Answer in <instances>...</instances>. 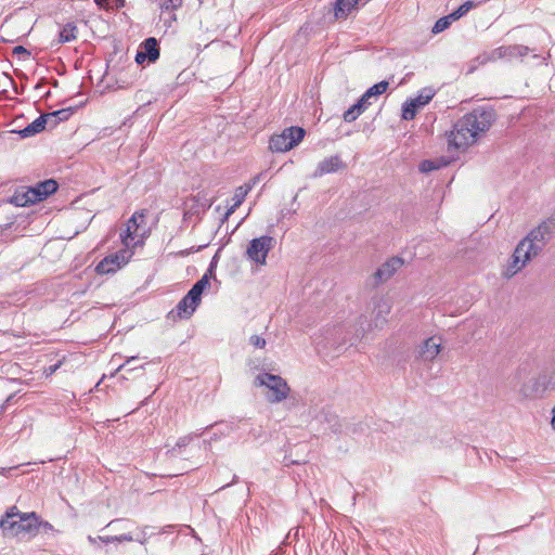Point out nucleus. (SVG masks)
<instances>
[{
    "label": "nucleus",
    "mask_w": 555,
    "mask_h": 555,
    "mask_svg": "<svg viewBox=\"0 0 555 555\" xmlns=\"http://www.w3.org/2000/svg\"><path fill=\"white\" fill-rule=\"evenodd\" d=\"M496 119L491 106H479L465 114L448 133V149L465 151L477 142L479 135L486 133Z\"/></svg>",
    "instance_id": "obj_1"
},
{
    "label": "nucleus",
    "mask_w": 555,
    "mask_h": 555,
    "mask_svg": "<svg viewBox=\"0 0 555 555\" xmlns=\"http://www.w3.org/2000/svg\"><path fill=\"white\" fill-rule=\"evenodd\" d=\"M555 232V217L542 221L537 228L532 229L516 246L504 271V276L513 278L522 268L531 261L532 258L540 255Z\"/></svg>",
    "instance_id": "obj_2"
},
{
    "label": "nucleus",
    "mask_w": 555,
    "mask_h": 555,
    "mask_svg": "<svg viewBox=\"0 0 555 555\" xmlns=\"http://www.w3.org/2000/svg\"><path fill=\"white\" fill-rule=\"evenodd\" d=\"M39 517L35 512L23 514L13 522L0 524L5 537L29 540L38 534Z\"/></svg>",
    "instance_id": "obj_3"
},
{
    "label": "nucleus",
    "mask_w": 555,
    "mask_h": 555,
    "mask_svg": "<svg viewBox=\"0 0 555 555\" xmlns=\"http://www.w3.org/2000/svg\"><path fill=\"white\" fill-rule=\"evenodd\" d=\"M57 182L53 179H48L38 182L35 186H30L25 192H16L12 198V203L16 206H27L36 204L46 199L51 194L57 191Z\"/></svg>",
    "instance_id": "obj_4"
},
{
    "label": "nucleus",
    "mask_w": 555,
    "mask_h": 555,
    "mask_svg": "<svg viewBox=\"0 0 555 555\" xmlns=\"http://www.w3.org/2000/svg\"><path fill=\"white\" fill-rule=\"evenodd\" d=\"M254 384L255 386H266L270 390L267 399L271 403L282 402L291 392V388L283 377L267 372L258 374Z\"/></svg>",
    "instance_id": "obj_5"
},
{
    "label": "nucleus",
    "mask_w": 555,
    "mask_h": 555,
    "mask_svg": "<svg viewBox=\"0 0 555 555\" xmlns=\"http://www.w3.org/2000/svg\"><path fill=\"white\" fill-rule=\"evenodd\" d=\"M305 134L306 130L301 127L285 128L281 133L271 137L269 147L272 152H287L298 145Z\"/></svg>",
    "instance_id": "obj_6"
},
{
    "label": "nucleus",
    "mask_w": 555,
    "mask_h": 555,
    "mask_svg": "<svg viewBox=\"0 0 555 555\" xmlns=\"http://www.w3.org/2000/svg\"><path fill=\"white\" fill-rule=\"evenodd\" d=\"M275 240L269 235L253 238L249 242L246 254L256 263L264 264L268 253L274 247Z\"/></svg>",
    "instance_id": "obj_7"
},
{
    "label": "nucleus",
    "mask_w": 555,
    "mask_h": 555,
    "mask_svg": "<svg viewBox=\"0 0 555 555\" xmlns=\"http://www.w3.org/2000/svg\"><path fill=\"white\" fill-rule=\"evenodd\" d=\"M515 387H519L518 391L522 398H535L542 395L539 380L534 377L528 378L526 367H519L514 377Z\"/></svg>",
    "instance_id": "obj_8"
},
{
    "label": "nucleus",
    "mask_w": 555,
    "mask_h": 555,
    "mask_svg": "<svg viewBox=\"0 0 555 555\" xmlns=\"http://www.w3.org/2000/svg\"><path fill=\"white\" fill-rule=\"evenodd\" d=\"M434 95L435 91L431 88L422 89L416 98L410 99L403 103L401 118L403 120L414 119L417 111L428 104Z\"/></svg>",
    "instance_id": "obj_9"
},
{
    "label": "nucleus",
    "mask_w": 555,
    "mask_h": 555,
    "mask_svg": "<svg viewBox=\"0 0 555 555\" xmlns=\"http://www.w3.org/2000/svg\"><path fill=\"white\" fill-rule=\"evenodd\" d=\"M144 219L145 215L143 211H135L128 220L125 231L120 233L121 242L126 247L135 246L139 243L135 238L143 236L144 232L140 233V229L144 223Z\"/></svg>",
    "instance_id": "obj_10"
},
{
    "label": "nucleus",
    "mask_w": 555,
    "mask_h": 555,
    "mask_svg": "<svg viewBox=\"0 0 555 555\" xmlns=\"http://www.w3.org/2000/svg\"><path fill=\"white\" fill-rule=\"evenodd\" d=\"M159 42L155 37H147L139 44L134 60L139 65H149L155 63L159 59Z\"/></svg>",
    "instance_id": "obj_11"
},
{
    "label": "nucleus",
    "mask_w": 555,
    "mask_h": 555,
    "mask_svg": "<svg viewBox=\"0 0 555 555\" xmlns=\"http://www.w3.org/2000/svg\"><path fill=\"white\" fill-rule=\"evenodd\" d=\"M404 260L400 257H391L385 261L374 273V284L388 281L402 266Z\"/></svg>",
    "instance_id": "obj_12"
},
{
    "label": "nucleus",
    "mask_w": 555,
    "mask_h": 555,
    "mask_svg": "<svg viewBox=\"0 0 555 555\" xmlns=\"http://www.w3.org/2000/svg\"><path fill=\"white\" fill-rule=\"evenodd\" d=\"M373 302L372 320L375 327H379L387 322V317L391 311V302L385 297H374Z\"/></svg>",
    "instance_id": "obj_13"
},
{
    "label": "nucleus",
    "mask_w": 555,
    "mask_h": 555,
    "mask_svg": "<svg viewBox=\"0 0 555 555\" xmlns=\"http://www.w3.org/2000/svg\"><path fill=\"white\" fill-rule=\"evenodd\" d=\"M191 292H188L186 295L178 302L176 309L170 312V314H177L180 319H189L195 312L196 308L201 304V298L191 297Z\"/></svg>",
    "instance_id": "obj_14"
},
{
    "label": "nucleus",
    "mask_w": 555,
    "mask_h": 555,
    "mask_svg": "<svg viewBox=\"0 0 555 555\" xmlns=\"http://www.w3.org/2000/svg\"><path fill=\"white\" fill-rule=\"evenodd\" d=\"M441 350V338L429 337L423 341L418 349V358L423 361H433Z\"/></svg>",
    "instance_id": "obj_15"
},
{
    "label": "nucleus",
    "mask_w": 555,
    "mask_h": 555,
    "mask_svg": "<svg viewBox=\"0 0 555 555\" xmlns=\"http://www.w3.org/2000/svg\"><path fill=\"white\" fill-rule=\"evenodd\" d=\"M345 167L341 158L338 155H334L324 158L318 164L317 169L313 172L314 178H320L324 175L336 172Z\"/></svg>",
    "instance_id": "obj_16"
},
{
    "label": "nucleus",
    "mask_w": 555,
    "mask_h": 555,
    "mask_svg": "<svg viewBox=\"0 0 555 555\" xmlns=\"http://www.w3.org/2000/svg\"><path fill=\"white\" fill-rule=\"evenodd\" d=\"M371 105L370 101L362 94L361 98L344 113L346 122L354 121Z\"/></svg>",
    "instance_id": "obj_17"
},
{
    "label": "nucleus",
    "mask_w": 555,
    "mask_h": 555,
    "mask_svg": "<svg viewBox=\"0 0 555 555\" xmlns=\"http://www.w3.org/2000/svg\"><path fill=\"white\" fill-rule=\"evenodd\" d=\"M47 124H48L47 116H44V114H42L38 118H36L31 124L26 126L24 129L17 131V133L22 138L34 137L37 133L42 132L46 129Z\"/></svg>",
    "instance_id": "obj_18"
},
{
    "label": "nucleus",
    "mask_w": 555,
    "mask_h": 555,
    "mask_svg": "<svg viewBox=\"0 0 555 555\" xmlns=\"http://www.w3.org/2000/svg\"><path fill=\"white\" fill-rule=\"evenodd\" d=\"M498 60H500V56L498 55V48L489 52L486 51L479 54L473 61H470V63L468 64L467 73L472 74L478 68L479 65H485L489 62H495Z\"/></svg>",
    "instance_id": "obj_19"
},
{
    "label": "nucleus",
    "mask_w": 555,
    "mask_h": 555,
    "mask_svg": "<svg viewBox=\"0 0 555 555\" xmlns=\"http://www.w3.org/2000/svg\"><path fill=\"white\" fill-rule=\"evenodd\" d=\"M119 268V256L108 255L96 264L95 271L98 274H107L115 272Z\"/></svg>",
    "instance_id": "obj_20"
},
{
    "label": "nucleus",
    "mask_w": 555,
    "mask_h": 555,
    "mask_svg": "<svg viewBox=\"0 0 555 555\" xmlns=\"http://www.w3.org/2000/svg\"><path fill=\"white\" fill-rule=\"evenodd\" d=\"M160 20L164 24H168L170 21L176 20L172 12L182 5V0H163L160 3Z\"/></svg>",
    "instance_id": "obj_21"
},
{
    "label": "nucleus",
    "mask_w": 555,
    "mask_h": 555,
    "mask_svg": "<svg viewBox=\"0 0 555 555\" xmlns=\"http://www.w3.org/2000/svg\"><path fill=\"white\" fill-rule=\"evenodd\" d=\"M360 0H336L334 5V15L336 18H346L353 10Z\"/></svg>",
    "instance_id": "obj_22"
},
{
    "label": "nucleus",
    "mask_w": 555,
    "mask_h": 555,
    "mask_svg": "<svg viewBox=\"0 0 555 555\" xmlns=\"http://www.w3.org/2000/svg\"><path fill=\"white\" fill-rule=\"evenodd\" d=\"M250 190V185H242L236 188L234 196L232 198L233 204L228 208L225 217L232 215L243 204L246 195Z\"/></svg>",
    "instance_id": "obj_23"
},
{
    "label": "nucleus",
    "mask_w": 555,
    "mask_h": 555,
    "mask_svg": "<svg viewBox=\"0 0 555 555\" xmlns=\"http://www.w3.org/2000/svg\"><path fill=\"white\" fill-rule=\"evenodd\" d=\"M211 427L215 428V431L210 437L211 441H216L221 437L229 436L235 429L234 425L228 422L215 423L214 425H211Z\"/></svg>",
    "instance_id": "obj_24"
},
{
    "label": "nucleus",
    "mask_w": 555,
    "mask_h": 555,
    "mask_svg": "<svg viewBox=\"0 0 555 555\" xmlns=\"http://www.w3.org/2000/svg\"><path fill=\"white\" fill-rule=\"evenodd\" d=\"M448 164L449 162L442 157L436 159H425L420 164L418 169L421 172L428 173L430 171L446 167Z\"/></svg>",
    "instance_id": "obj_25"
},
{
    "label": "nucleus",
    "mask_w": 555,
    "mask_h": 555,
    "mask_svg": "<svg viewBox=\"0 0 555 555\" xmlns=\"http://www.w3.org/2000/svg\"><path fill=\"white\" fill-rule=\"evenodd\" d=\"M209 285V276L208 273H205L189 291L191 292V297H197L202 299V294L205 288Z\"/></svg>",
    "instance_id": "obj_26"
},
{
    "label": "nucleus",
    "mask_w": 555,
    "mask_h": 555,
    "mask_svg": "<svg viewBox=\"0 0 555 555\" xmlns=\"http://www.w3.org/2000/svg\"><path fill=\"white\" fill-rule=\"evenodd\" d=\"M507 61L514 57H522L528 54L529 48L525 46H505Z\"/></svg>",
    "instance_id": "obj_27"
},
{
    "label": "nucleus",
    "mask_w": 555,
    "mask_h": 555,
    "mask_svg": "<svg viewBox=\"0 0 555 555\" xmlns=\"http://www.w3.org/2000/svg\"><path fill=\"white\" fill-rule=\"evenodd\" d=\"M388 88V82L386 80L379 81L378 83H375L374 86L370 87L364 93V98H366L369 101L373 96H377L383 94Z\"/></svg>",
    "instance_id": "obj_28"
},
{
    "label": "nucleus",
    "mask_w": 555,
    "mask_h": 555,
    "mask_svg": "<svg viewBox=\"0 0 555 555\" xmlns=\"http://www.w3.org/2000/svg\"><path fill=\"white\" fill-rule=\"evenodd\" d=\"M73 113H74V108L67 107V108H61V109H57V111H54L51 113H47V114H44V116H47L48 121H49V119L56 118L59 120V122H61V121L67 120L72 116Z\"/></svg>",
    "instance_id": "obj_29"
},
{
    "label": "nucleus",
    "mask_w": 555,
    "mask_h": 555,
    "mask_svg": "<svg viewBox=\"0 0 555 555\" xmlns=\"http://www.w3.org/2000/svg\"><path fill=\"white\" fill-rule=\"evenodd\" d=\"M454 17L452 14H449L447 16L440 17L435 25L433 26L431 33L434 35L439 34L441 31H444L453 22Z\"/></svg>",
    "instance_id": "obj_30"
},
{
    "label": "nucleus",
    "mask_w": 555,
    "mask_h": 555,
    "mask_svg": "<svg viewBox=\"0 0 555 555\" xmlns=\"http://www.w3.org/2000/svg\"><path fill=\"white\" fill-rule=\"evenodd\" d=\"M23 512H21L16 506H11L5 514L1 517L0 524H4L7 520L8 522H13L14 520L18 519L21 516H23Z\"/></svg>",
    "instance_id": "obj_31"
},
{
    "label": "nucleus",
    "mask_w": 555,
    "mask_h": 555,
    "mask_svg": "<svg viewBox=\"0 0 555 555\" xmlns=\"http://www.w3.org/2000/svg\"><path fill=\"white\" fill-rule=\"evenodd\" d=\"M473 7H474V3L472 1H467V2L463 3L457 10H455L451 14L454 17V20L456 21L460 17H462L464 14H466Z\"/></svg>",
    "instance_id": "obj_32"
},
{
    "label": "nucleus",
    "mask_w": 555,
    "mask_h": 555,
    "mask_svg": "<svg viewBox=\"0 0 555 555\" xmlns=\"http://www.w3.org/2000/svg\"><path fill=\"white\" fill-rule=\"evenodd\" d=\"M128 248L129 247H127L126 249L119 250L116 254H113L114 256H119L120 267L126 264L132 256V253L130 250H128Z\"/></svg>",
    "instance_id": "obj_33"
},
{
    "label": "nucleus",
    "mask_w": 555,
    "mask_h": 555,
    "mask_svg": "<svg viewBox=\"0 0 555 555\" xmlns=\"http://www.w3.org/2000/svg\"><path fill=\"white\" fill-rule=\"evenodd\" d=\"M539 380V386L541 388L542 393L547 389L551 378L546 374H540L534 377Z\"/></svg>",
    "instance_id": "obj_34"
},
{
    "label": "nucleus",
    "mask_w": 555,
    "mask_h": 555,
    "mask_svg": "<svg viewBox=\"0 0 555 555\" xmlns=\"http://www.w3.org/2000/svg\"><path fill=\"white\" fill-rule=\"evenodd\" d=\"M539 380V386L541 388L542 393L547 389L551 378L546 374H540L534 377Z\"/></svg>",
    "instance_id": "obj_35"
},
{
    "label": "nucleus",
    "mask_w": 555,
    "mask_h": 555,
    "mask_svg": "<svg viewBox=\"0 0 555 555\" xmlns=\"http://www.w3.org/2000/svg\"><path fill=\"white\" fill-rule=\"evenodd\" d=\"M249 343L256 348H264L266 346V339L258 335H253L249 338Z\"/></svg>",
    "instance_id": "obj_36"
},
{
    "label": "nucleus",
    "mask_w": 555,
    "mask_h": 555,
    "mask_svg": "<svg viewBox=\"0 0 555 555\" xmlns=\"http://www.w3.org/2000/svg\"><path fill=\"white\" fill-rule=\"evenodd\" d=\"M50 531H53V526L48 521H42L39 519L38 533H49Z\"/></svg>",
    "instance_id": "obj_37"
},
{
    "label": "nucleus",
    "mask_w": 555,
    "mask_h": 555,
    "mask_svg": "<svg viewBox=\"0 0 555 555\" xmlns=\"http://www.w3.org/2000/svg\"><path fill=\"white\" fill-rule=\"evenodd\" d=\"M13 54L22 55L24 59H28L30 56V52L26 48H24L23 46H16L13 49Z\"/></svg>",
    "instance_id": "obj_38"
},
{
    "label": "nucleus",
    "mask_w": 555,
    "mask_h": 555,
    "mask_svg": "<svg viewBox=\"0 0 555 555\" xmlns=\"http://www.w3.org/2000/svg\"><path fill=\"white\" fill-rule=\"evenodd\" d=\"M74 39H76V37H59L51 42V48H59L62 43L70 42Z\"/></svg>",
    "instance_id": "obj_39"
},
{
    "label": "nucleus",
    "mask_w": 555,
    "mask_h": 555,
    "mask_svg": "<svg viewBox=\"0 0 555 555\" xmlns=\"http://www.w3.org/2000/svg\"><path fill=\"white\" fill-rule=\"evenodd\" d=\"M117 540L116 542H130V541H134V537L130 533H125V534H120V535H116Z\"/></svg>",
    "instance_id": "obj_40"
},
{
    "label": "nucleus",
    "mask_w": 555,
    "mask_h": 555,
    "mask_svg": "<svg viewBox=\"0 0 555 555\" xmlns=\"http://www.w3.org/2000/svg\"><path fill=\"white\" fill-rule=\"evenodd\" d=\"M94 2L99 5L101 9H109L113 8V4L111 3L112 0H94Z\"/></svg>",
    "instance_id": "obj_41"
},
{
    "label": "nucleus",
    "mask_w": 555,
    "mask_h": 555,
    "mask_svg": "<svg viewBox=\"0 0 555 555\" xmlns=\"http://www.w3.org/2000/svg\"><path fill=\"white\" fill-rule=\"evenodd\" d=\"M191 441V437H182L177 441L176 447L183 448L186 447Z\"/></svg>",
    "instance_id": "obj_42"
},
{
    "label": "nucleus",
    "mask_w": 555,
    "mask_h": 555,
    "mask_svg": "<svg viewBox=\"0 0 555 555\" xmlns=\"http://www.w3.org/2000/svg\"><path fill=\"white\" fill-rule=\"evenodd\" d=\"M147 540V537H146V532L144 530H142L140 532V534H138L137 537H134V541H138L140 542L141 544H144Z\"/></svg>",
    "instance_id": "obj_43"
},
{
    "label": "nucleus",
    "mask_w": 555,
    "mask_h": 555,
    "mask_svg": "<svg viewBox=\"0 0 555 555\" xmlns=\"http://www.w3.org/2000/svg\"><path fill=\"white\" fill-rule=\"evenodd\" d=\"M498 55L500 56V60L507 61V54H506L505 46H502V47L498 48Z\"/></svg>",
    "instance_id": "obj_44"
},
{
    "label": "nucleus",
    "mask_w": 555,
    "mask_h": 555,
    "mask_svg": "<svg viewBox=\"0 0 555 555\" xmlns=\"http://www.w3.org/2000/svg\"><path fill=\"white\" fill-rule=\"evenodd\" d=\"M99 540H101L102 542L104 543H113V542H116L117 538L116 535H112V537H99Z\"/></svg>",
    "instance_id": "obj_45"
},
{
    "label": "nucleus",
    "mask_w": 555,
    "mask_h": 555,
    "mask_svg": "<svg viewBox=\"0 0 555 555\" xmlns=\"http://www.w3.org/2000/svg\"><path fill=\"white\" fill-rule=\"evenodd\" d=\"M59 120L56 118L49 119V122L47 126H49L51 129L55 128L59 125Z\"/></svg>",
    "instance_id": "obj_46"
},
{
    "label": "nucleus",
    "mask_w": 555,
    "mask_h": 555,
    "mask_svg": "<svg viewBox=\"0 0 555 555\" xmlns=\"http://www.w3.org/2000/svg\"><path fill=\"white\" fill-rule=\"evenodd\" d=\"M114 2V7L122 8L125 5V0H112Z\"/></svg>",
    "instance_id": "obj_47"
},
{
    "label": "nucleus",
    "mask_w": 555,
    "mask_h": 555,
    "mask_svg": "<svg viewBox=\"0 0 555 555\" xmlns=\"http://www.w3.org/2000/svg\"><path fill=\"white\" fill-rule=\"evenodd\" d=\"M135 359H137L135 357H131V358H129V359H128L124 364H121V365L119 366V369H118V370H122L125 366H127L130 362L134 361Z\"/></svg>",
    "instance_id": "obj_48"
},
{
    "label": "nucleus",
    "mask_w": 555,
    "mask_h": 555,
    "mask_svg": "<svg viewBox=\"0 0 555 555\" xmlns=\"http://www.w3.org/2000/svg\"><path fill=\"white\" fill-rule=\"evenodd\" d=\"M67 28H69V29H70V31H73V30H75V29H76V27H75V26H72V24H67V27H66L63 31H61V33H60V36H63V35H64V33H66V31L68 30Z\"/></svg>",
    "instance_id": "obj_49"
},
{
    "label": "nucleus",
    "mask_w": 555,
    "mask_h": 555,
    "mask_svg": "<svg viewBox=\"0 0 555 555\" xmlns=\"http://www.w3.org/2000/svg\"><path fill=\"white\" fill-rule=\"evenodd\" d=\"M552 426H553V428L555 430V405H554V409H553Z\"/></svg>",
    "instance_id": "obj_50"
},
{
    "label": "nucleus",
    "mask_w": 555,
    "mask_h": 555,
    "mask_svg": "<svg viewBox=\"0 0 555 555\" xmlns=\"http://www.w3.org/2000/svg\"><path fill=\"white\" fill-rule=\"evenodd\" d=\"M2 42H13V40L5 39L4 37H1Z\"/></svg>",
    "instance_id": "obj_51"
},
{
    "label": "nucleus",
    "mask_w": 555,
    "mask_h": 555,
    "mask_svg": "<svg viewBox=\"0 0 555 555\" xmlns=\"http://www.w3.org/2000/svg\"><path fill=\"white\" fill-rule=\"evenodd\" d=\"M212 267H214V261L210 263V267L208 269V272H211L212 271Z\"/></svg>",
    "instance_id": "obj_52"
},
{
    "label": "nucleus",
    "mask_w": 555,
    "mask_h": 555,
    "mask_svg": "<svg viewBox=\"0 0 555 555\" xmlns=\"http://www.w3.org/2000/svg\"><path fill=\"white\" fill-rule=\"evenodd\" d=\"M89 541H90L91 543H94V542H95V539H94V538H92V537H89Z\"/></svg>",
    "instance_id": "obj_53"
},
{
    "label": "nucleus",
    "mask_w": 555,
    "mask_h": 555,
    "mask_svg": "<svg viewBox=\"0 0 555 555\" xmlns=\"http://www.w3.org/2000/svg\"><path fill=\"white\" fill-rule=\"evenodd\" d=\"M332 428H333V431H334V433H337V431H338V429L335 427V425H333V427H332Z\"/></svg>",
    "instance_id": "obj_54"
},
{
    "label": "nucleus",
    "mask_w": 555,
    "mask_h": 555,
    "mask_svg": "<svg viewBox=\"0 0 555 555\" xmlns=\"http://www.w3.org/2000/svg\"><path fill=\"white\" fill-rule=\"evenodd\" d=\"M197 1H198V4H199V5L204 2V0H197Z\"/></svg>",
    "instance_id": "obj_55"
}]
</instances>
